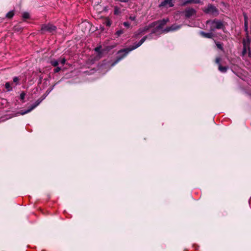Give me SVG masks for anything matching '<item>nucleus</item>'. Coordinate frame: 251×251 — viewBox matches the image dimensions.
I'll use <instances>...</instances> for the list:
<instances>
[{
  "label": "nucleus",
  "mask_w": 251,
  "mask_h": 251,
  "mask_svg": "<svg viewBox=\"0 0 251 251\" xmlns=\"http://www.w3.org/2000/svg\"><path fill=\"white\" fill-rule=\"evenodd\" d=\"M13 16H14V11H9L6 15V17L8 18H11Z\"/></svg>",
  "instance_id": "19"
},
{
  "label": "nucleus",
  "mask_w": 251,
  "mask_h": 251,
  "mask_svg": "<svg viewBox=\"0 0 251 251\" xmlns=\"http://www.w3.org/2000/svg\"><path fill=\"white\" fill-rule=\"evenodd\" d=\"M111 22L109 20H107L105 22V25L107 26H110L111 25Z\"/></svg>",
  "instance_id": "30"
},
{
  "label": "nucleus",
  "mask_w": 251,
  "mask_h": 251,
  "mask_svg": "<svg viewBox=\"0 0 251 251\" xmlns=\"http://www.w3.org/2000/svg\"><path fill=\"white\" fill-rule=\"evenodd\" d=\"M212 1H214V0H211Z\"/></svg>",
  "instance_id": "33"
},
{
  "label": "nucleus",
  "mask_w": 251,
  "mask_h": 251,
  "mask_svg": "<svg viewBox=\"0 0 251 251\" xmlns=\"http://www.w3.org/2000/svg\"><path fill=\"white\" fill-rule=\"evenodd\" d=\"M20 79L17 76H15L13 78V81L11 83L13 84V87H15L16 86L20 85Z\"/></svg>",
  "instance_id": "15"
},
{
  "label": "nucleus",
  "mask_w": 251,
  "mask_h": 251,
  "mask_svg": "<svg viewBox=\"0 0 251 251\" xmlns=\"http://www.w3.org/2000/svg\"><path fill=\"white\" fill-rule=\"evenodd\" d=\"M41 101H42V100H40L39 99L38 100H36V101L35 102V103L32 104L28 109H27L26 110H24H24L21 111V114L24 115V114H25L26 113L30 112L33 109H34L36 107H37L40 103Z\"/></svg>",
  "instance_id": "7"
},
{
  "label": "nucleus",
  "mask_w": 251,
  "mask_h": 251,
  "mask_svg": "<svg viewBox=\"0 0 251 251\" xmlns=\"http://www.w3.org/2000/svg\"><path fill=\"white\" fill-rule=\"evenodd\" d=\"M66 59L65 58H63L60 59L59 62L62 65H64L66 62Z\"/></svg>",
  "instance_id": "28"
},
{
  "label": "nucleus",
  "mask_w": 251,
  "mask_h": 251,
  "mask_svg": "<svg viewBox=\"0 0 251 251\" xmlns=\"http://www.w3.org/2000/svg\"><path fill=\"white\" fill-rule=\"evenodd\" d=\"M61 70V68L57 66L53 70L54 73H58Z\"/></svg>",
  "instance_id": "27"
},
{
  "label": "nucleus",
  "mask_w": 251,
  "mask_h": 251,
  "mask_svg": "<svg viewBox=\"0 0 251 251\" xmlns=\"http://www.w3.org/2000/svg\"><path fill=\"white\" fill-rule=\"evenodd\" d=\"M248 51H250V49L249 50L248 48H243V51H242V54L243 55H245Z\"/></svg>",
  "instance_id": "26"
},
{
  "label": "nucleus",
  "mask_w": 251,
  "mask_h": 251,
  "mask_svg": "<svg viewBox=\"0 0 251 251\" xmlns=\"http://www.w3.org/2000/svg\"><path fill=\"white\" fill-rule=\"evenodd\" d=\"M206 24L209 26V31L211 32H213L216 29H223L225 28L223 22L217 19L207 20Z\"/></svg>",
  "instance_id": "2"
},
{
  "label": "nucleus",
  "mask_w": 251,
  "mask_h": 251,
  "mask_svg": "<svg viewBox=\"0 0 251 251\" xmlns=\"http://www.w3.org/2000/svg\"><path fill=\"white\" fill-rule=\"evenodd\" d=\"M174 5L173 0H164L159 5L160 7H172Z\"/></svg>",
  "instance_id": "9"
},
{
  "label": "nucleus",
  "mask_w": 251,
  "mask_h": 251,
  "mask_svg": "<svg viewBox=\"0 0 251 251\" xmlns=\"http://www.w3.org/2000/svg\"><path fill=\"white\" fill-rule=\"evenodd\" d=\"M196 10L192 8H186L184 11L185 16L186 18H189L196 14Z\"/></svg>",
  "instance_id": "8"
},
{
  "label": "nucleus",
  "mask_w": 251,
  "mask_h": 251,
  "mask_svg": "<svg viewBox=\"0 0 251 251\" xmlns=\"http://www.w3.org/2000/svg\"><path fill=\"white\" fill-rule=\"evenodd\" d=\"M129 20H130L131 21H135V20H136V16H133L130 15V16L129 17Z\"/></svg>",
  "instance_id": "29"
},
{
  "label": "nucleus",
  "mask_w": 251,
  "mask_h": 251,
  "mask_svg": "<svg viewBox=\"0 0 251 251\" xmlns=\"http://www.w3.org/2000/svg\"><path fill=\"white\" fill-rule=\"evenodd\" d=\"M100 49H101L100 47H98L96 48L95 50L97 52H99V51H100Z\"/></svg>",
  "instance_id": "32"
},
{
  "label": "nucleus",
  "mask_w": 251,
  "mask_h": 251,
  "mask_svg": "<svg viewBox=\"0 0 251 251\" xmlns=\"http://www.w3.org/2000/svg\"><path fill=\"white\" fill-rule=\"evenodd\" d=\"M5 88L7 92H10L13 90V84L11 82H6L5 84Z\"/></svg>",
  "instance_id": "13"
},
{
  "label": "nucleus",
  "mask_w": 251,
  "mask_h": 251,
  "mask_svg": "<svg viewBox=\"0 0 251 251\" xmlns=\"http://www.w3.org/2000/svg\"><path fill=\"white\" fill-rule=\"evenodd\" d=\"M181 25H177L176 24L172 25L171 26L166 27L163 30L164 32H168L171 31H175L178 30L181 27Z\"/></svg>",
  "instance_id": "10"
},
{
  "label": "nucleus",
  "mask_w": 251,
  "mask_h": 251,
  "mask_svg": "<svg viewBox=\"0 0 251 251\" xmlns=\"http://www.w3.org/2000/svg\"><path fill=\"white\" fill-rule=\"evenodd\" d=\"M216 46L220 50H223V44L219 43V42H217L216 43Z\"/></svg>",
  "instance_id": "24"
},
{
  "label": "nucleus",
  "mask_w": 251,
  "mask_h": 251,
  "mask_svg": "<svg viewBox=\"0 0 251 251\" xmlns=\"http://www.w3.org/2000/svg\"><path fill=\"white\" fill-rule=\"evenodd\" d=\"M56 30V27L51 24H43L41 25V32L42 34L46 32L53 34Z\"/></svg>",
  "instance_id": "4"
},
{
  "label": "nucleus",
  "mask_w": 251,
  "mask_h": 251,
  "mask_svg": "<svg viewBox=\"0 0 251 251\" xmlns=\"http://www.w3.org/2000/svg\"><path fill=\"white\" fill-rule=\"evenodd\" d=\"M227 67L226 66H222L221 64L219 65V70L222 73H225L226 72Z\"/></svg>",
  "instance_id": "16"
},
{
  "label": "nucleus",
  "mask_w": 251,
  "mask_h": 251,
  "mask_svg": "<svg viewBox=\"0 0 251 251\" xmlns=\"http://www.w3.org/2000/svg\"><path fill=\"white\" fill-rule=\"evenodd\" d=\"M25 96V93L24 92H22L20 96V99L22 101H24Z\"/></svg>",
  "instance_id": "23"
},
{
  "label": "nucleus",
  "mask_w": 251,
  "mask_h": 251,
  "mask_svg": "<svg viewBox=\"0 0 251 251\" xmlns=\"http://www.w3.org/2000/svg\"><path fill=\"white\" fill-rule=\"evenodd\" d=\"M201 0H185L182 4V5H186L191 3H201Z\"/></svg>",
  "instance_id": "11"
},
{
  "label": "nucleus",
  "mask_w": 251,
  "mask_h": 251,
  "mask_svg": "<svg viewBox=\"0 0 251 251\" xmlns=\"http://www.w3.org/2000/svg\"><path fill=\"white\" fill-rule=\"evenodd\" d=\"M121 13L120 9L117 6L114 7V14L116 15H119Z\"/></svg>",
  "instance_id": "18"
},
{
  "label": "nucleus",
  "mask_w": 251,
  "mask_h": 251,
  "mask_svg": "<svg viewBox=\"0 0 251 251\" xmlns=\"http://www.w3.org/2000/svg\"><path fill=\"white\" fill-rule=\"evenodd\" d=\"M155 27V23H152L148 26H145L143 27H141L138 30L136 31L134 33V36L135 37H138L140 35H142L145 34L149 31V30L151 28Z\"/></svg>",
  "instance_id": "5"
},
{
  "label": "nucleus",
  "mask_w": 251,
  "mask_h": 251,
  "mask_svg": "<svg viewBox=\"0 0 251 251\" xmlns=\"http://www.w3.org/2000/svg\"><path fill=\"white\" fill-rule=\"evenodd\" d=\"M244 19H245V30H247L248 29V21H247V16L246 15H244Z\"/></svg>",
  "instance_id": "21"
},
{
  "label": "nucleus",
  "mask_w": 251,
  "mask_h": 251,
  "mask_svg": "<svg viewBox=\"0 0 251 251\" xmlns=\"http://www.w3.org/2000/svg\"><path fill=\"white\" fill-rule=\"evenodd\" d=\"M203 12L213 17H216L219 15L218 9L212 4L209 3L206 6L202 8Z\"/></svg>",
  "instance_id": "3"
},
{
  "label": "nucleus",
  "mask_w": 251,
  "mask_h": 251,
  "mask_svg": "<svg viewBox=\"0 0 251 251\" xmlns=\"http://www.w3.org/2000/svg\"><path fill=\"white\" fill-rule=\"evenodd\" d=\"M155 33V31H153L151 32V34L145 36L143 37L141 40L138 43L135 44L134 45H132L127 48L124 49L123 50H121L118 52V56L116 61L113 62L112 64V66H114L116 64H117L119 61H120L122 58H123L126 55V54L130 51L137 49L139 47H140L145 41L146 39H151L152 37V35Z\"/></svg>",
  "instance_id": "1"
},
{
  "label": "nucleus",
  "mask_w": 251,
  "mask_h": 251,
  "mask_svg": "<svg viewBox=\"0 0 251 251\" xmlns=\"http://www.w3.org/2000/svg\"><path fill=\"white\" fill-rule=\"evenodd\" d=\"M200 34L203 37L206 38H212L214 36V34L212 32L210 31V32L206 33L203 31H200Z\"/></svg>",
  "instance_id": "12"
},
{
  "label": "nucleus",
  "mask_w": 251,
  "mask_h": 251,
  "mask_svg": "<svg viewBox=\"0 0 251 251\" xmlns=\"http://www.w3.org/2000/svg\"><path fill=\"white\" fill-rule=\"evenodd\" d=\"M169 22V19H163L161 20L158 21L155 23V30H160L162 28L163 26H164L165 24H167V22Z\"/></svg>",
  "instance_id": "6"
},
{
  "label": "nucleus",
  "mask_w": 251,
  "mask_h": 251,
  "mask_svg": "<svg viewBox=\"0 0 251 251\" xmlns=\"http://www.w3.org/2000/svg\"><path fill=\"white\" fill-rule=\"evenodd\" d=\"M124 32V30L123 29H120V30H117L116 33H115V35L117 36V37H119L121 35H122V34H123Z\"/></svg>",
  "instance_id": "20"
},
{
  "label": "nucleus",
  "mask_w": 251,
  "mask_h": 251,
  "mask_svg": "<svg viewBox=\"0 0 251 251\" xmlns=\"http://www.w3.org/2000/svg\"><path fill=\"white\" fill-rule=\"evenodd\" d=\"M220 61H221V58L220 57L216 58V63L217 64H219V65L220 64Z\"/></svg>",
  "instance_id": "31"
},
{
  "label": "nucleus",
  "mask_w": 251,
  "mask_h": 251,
  "mask_svg": "<svg viewBox=\"0 0 251 251\" xmlns=\"http://www.w3.org/2000/svg\"><path fill=\"white\" fill-rule=\"evenodd\" d=\"M50 63L53 67H57L59 64V61L55 59H53L50 61Z\"/></svg>",
  "instance_id": "17"
},
{
  "label": "nucleus",
  "mask_w": 251,
  "mask_h": 251,
  "mask_svg": "<svg viewBox=\"0 0 251 251\" xmlns=\"http://www.w3.org/2000/svg\"><path fill=\"white\" fill-rule=\"evenodd\" d=\"M22 17L24 19H27L29 18V14L27 12H24L22 15Z\"/></svg>",
  "instance_id": "22"
},
{
  "label": "nucleus",
  "mask_w": 251,
  "mask_h": 251,
  "mask_svg": "<svg viewBox=\"0 0 251 251\" xmlns=\"http://www.w3.org/2000/svg\"><path fill=\"white\" fill-rule=\"evenodd\" d=\"M250 39L248 37L244 39L243 41V48H248V49L250 50Z\"/></svg>",
  "instance_id": "14"
},
{
  "label": "nucleus",
  "mask_w": 251,
  "mask_h": 251,
  "mask_svg": "<svg viewBox=\"0 0 251 251\" xmlns=\"http://www.w3.org/2000/svg\"><path fill=\"white\" fill-rule=\"evenodd\" d=\"M123 25H124L125 27H127V28H128V27H129L130 24V23H129V22H124V23H123Z\"/></svg>",
  "instance_id": "25"
}]
</instances>
